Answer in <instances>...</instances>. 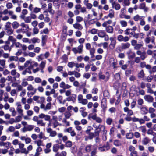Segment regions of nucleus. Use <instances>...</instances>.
<instances>
[{
	"label": "nucleus",
	"instance_id": "34",
	"mask_svg": "<svg viewBox=\"0 0 156 156\" xmlns=\"http://www.w3.org/2000/svg\"><path fill=\"white\" fill-rule=\"evenodd\" d=\"M64 115L65 118H66V119H69L71 116L72 115L71 112L69 111H66L64 113Z\"/></svg>",
	"mask_w": 156,
	"mask_h": 156
},
{
	"label": "nucleus",
	"instance_id": "15",
	"mask_svg": "<svg viewBox=\"0 0 156 156\" xmlns=\"http://www.w3.org/2000/svg\"><path fill=\"white\" fill-rule=\"evenodd\" d=\"M94 145L88 144L85 147V150L87 152H90L94 147Z\"/></svg>",
	"mask_w": 156,
	"mask_h": 156
},
{
	"label": "nucleus",
	"instance_id": "41",
	"mask_svg": "<svg viewBox=\"0 0 156 156\" xmlns=\"http://www.w3.org/2000/svg\"><path fill=\"white\" fill-rule=\"evenodd\" d=\"M26 80V79L24 78L22 79L21 85L23 87H25L28 85V83Z\"/></svg>",
	"mask_w": 156,
	"mask_h": 156
},
{
	"label": "nucleus",
	"instance_id": "63",
	"mask_svg": "<svg viewBox=\"0 0 156 156\" xmlns=\"http://www.w3.org/2000/svg\"><path fill=\"white\" fill-rule=\"evenodd\" d=\"M34 82L37 83H40L41 82V79L39 77H36L34 78Z\"/></svg>",
	"mask_w": 156,
	"mask_h": 156
},
{
	"label": "nucleus",
	"instance_id": "8",
	"mask_svg": "<svg viewBox=\"0 0 156 156\" xmlns=\"http://www.w3.org/2000/svg\"><path fill=\"white\" fill-rule=\"evenodd\" d=\"M98 36L101 38L104 37L105 39H109L108 36L106 35L104 31L101 30L98 33Z\"/></svg>",
	"mask_w": 156,
	"mask_h": 156
},
{
	"label": "nucleus",
	"instance_id": "33",
	"mask_svg": "<svg viewBox=\"0 0 156 156\" xmlns=\"http://www.w3.org/2000/svg\"><path fill=\"white\" fill-rule=\"evenodd\" d=\"M45 98L44 97H39L38 100L37 102V103H40L41 104H44L43 103L44 102Z\"/></svg>",
	"mask_w": 156,
	"mask_h": 156
},
{
	"label": "nucleus",
	"instance_id": "59",
	"mask_svg": "<svg viewBox=\"0 0 156 156\" xmlns=\"http://www.w3.org/2000/svg\"><path fill=\"white\" fill-rule=\"evenodd\" d=\"M15 130V128L12 126H10L8 129V131L12 132L14 131Z\"/></svg>",
	"mask_w": 156,
	"mask_h": 156
},
{
	"label": "nucleus",
	"instance_id": "17",
	"mask_svg": "<svg viewBox=\"0 0 156 156\" xmlns=\"http://www.w3.org/2000/svg\"><path fill=\"white\" fill-rule=\"evenodd\" d=\"M112 8L114 7L116 10H118L120 9L121 7L119 4L118 3L116 4L115 1L112 2Z\"/></svg>",
	"mask_w": 156,
	"mask_h": 156
},
{
	"label": "nucleus",
	"instance_id": "35",
	"mask_svg": "<svg viewBox=\"0 0 156 156\" xmlns=\"http://www.w3.org/2000/svg\"><path fill=\"white\" fill-rule=\"evenodd\" d=\"M59 148V145L56 144H54L53 146V151L54 152H57Z\"/></svg>",
	"mask_w": 156,
	"mask_h": 156
},
{
	"label": "nucleus",
	"instance_id": "6",
	"mask_svg": "<svg viewBox=\"0 0 156 156\" xmlns=\"http://www.w3.org/2000/svg\"><path fill=\"white\" fill-rule=\"evenodd\" d=\"M47 132L49 134V136L55 137L57 135V132L53 130L51 128H49L46 129Z\"/></svg>",
	"mask_w": 156,
	"mask_h": 156
},
{
	"label": "nucleus",
	"instance_id": "37",
	"mask_svg": "<svg viewBox=\"0 0 156 156\" xmlns=\"http://www.w3.org/2000/svg\"><path fill=\"white\" fill-rule=\"evenodd\" d=\"M109 13L108 14V16L111 18H112L114 17V11L112 9H110L109 11Z\"/></svg>",
	"mask_w": 156,
	"mask_h": 156
},
{
	"label": "nucleus",
	"instance_id": "21",
	"mask_svg": "<svg viewBox=\"0 0 156 156\" xmlns=\"http://www.w3.org/2000/svg\"><path fill=\"white\" fill-rule=\"evenodd\" d=\"M63 126L67 127L70 126V122L69 121H67V119L66 118H63L62 121Z\"/></svg>",
	"mask_w": 156,
	"mask_h": 156
},
{
	"label": "nucleus",
	"instance_id": "14",
	"mask_svg": "<svg viewBox=\"0 0 156 156\" xmlns=\"http://www.w3.org/2000/svg\"><path fill=\"white\" fill-rule=\"evenodd\" d=\"M141 113L143 115L146 114L148 113V110L145 106H142L140 108Z\"/></svg>",
	"mask_w": 156,
	"mask_h": 156
},
{
	"label": "nucleus",
	"instance_id": "2",
	"mask_svg": "<svg viewBox=\"0 0 156 156\" xmlns=\"http://www.w3.org/2000/svg\"><path fill=\"white\" fill-rule=\"evenodd\" d=\"M83 46L81 44L77 48H73L72 50L75 54L78 53L80 54H82L83 51Z\"/></svg>",
	"mask_w": 156,
	"mask_h": 156
},
{
	"label": "nucleus",
	"instance_id": "50",
	"mask_svg": "<svg viewBox=\"0 0 156 156\" xmlns=\"http://www.w3.org/2000/svg\"><path fill=\"white\" fill-rule=\"evenodd\" d=\"M114 145L117 147L120 146L121 145V144L120 142L118 140H116L114 141Z\"/></svg>",
	"mask_w": 156,
	"mask_h": 156
},
{
	"label": "nucleus",
	"instance_id": "43",
	"mask_svg": "<svg viewBox=\"0 0 156 156\" xmlns=\"http://www.w3.org/2000/svg\"><path fill=\"white\" fill-rule=\"evenodd\" d=\"M84 66L85 65L83 63H80L79 64L76 63V69H77L79 68H84Z\"/></svg>",
	"mask_w": 156,
	"mask_h": 156
},
{
	"label": "nucleus",
	"instance_id": "29",
	"mask_svg": "<svg viewBox=\"0 0 156 156\" xmlns=\"http://www.w3.org/2000/svg\"><path fill=\"white\" fill-rule=\"evenodd\" d=\"M35 144H37L38 147L40 146H44L43 141L41 140H38L34 141Z\"/></svg>",
	"mask_w": 156,
	"mask_h": 156
},
{
	"label": "nucleus",
	"instance_id": "55",
	"mask_svg": "<svg viewBox=\"0 0 156 156\" xmlns=\"http://www.w3.org/2000/svg\"><path fill=\"white\" fill-rule=\"evenodd\" d=\"M112 121V119L111 118H108L106 120V123L108 125H111Z\"/></svg>",
	"mask_w": 156,
	"mask_h": 156
},
{
	"label": "nucleus",
	"instance_id": "19",
	"mask_svg": "<svg viewBox=\"0 0 156 156\" xmlns=\"http://www.w3.org/2000/svg\"><path fill=\"white\" fill-rule=\"evenodd\" d=\"M38 66V64L37 62L34 61H31L28 68L31 69L33 68L34 66L37 67Z\"/></svg>",
	"mask_w": 156,
	"mask_h": 156
},
{
	"label": "nucleus",
	"instance_id": "20",
	"mask_svg": "<svg viewBox=\"0 0 156 156\" xmlns=\"http://www.w3.org/2000/svg\"><path fill=\"white\" fill-rule=\"evenodd\" d=\"M58 136L59 138H62V140L64 142L67 140L68 138L66 136H63L62 133H59L58 134Z\"/></svg>",
	"mask_w": 156,
	"mask_h": 156
},
{
	"label": "nucleus",
	"instance_id": "56",
	"mask_svg": "<svg viewBox=\"0 0 156 156\" xmlns=\"http://www.w3.org/2000/svg\"><path fill=\"white\" fill-rule=\"evenodd\" d=\"M114 77L117 81H119L121 79L120 74L119 73H116L114 76Z\"/></svg>",
	"mask_w": 156,
	"mask_h": 156
},
{
	"label": "nucleus",
	"instance_id": "48",
	"mask_svg": "<svg viewBox=\"0 0 156 156\" xmlns=\"http://www.w3.org/2000/svg\"><path fill=\"white\" fill-rule=\"evenodd\" d=\"M5 62L6 61L5 60L0 59V65L2 67H3L2 68H3V69L5 68Z\"/></svg>",
	"mask_w": 156,
	"mask_h": 156
},
{
	"label": "nucleus",
	"instance_id": "60",
	"mask_svg": "<svg viewBox=\"0 0 156 156\" xmlns=\"http://www.w3.org/2000/svg\"><path fill=\"white\" fill-rule=\"evenodd\" d=\"M129 149L130 151L131 152V153L134 152H135V151H135V147L132 146H130L129 147Z\"/></svg>",
	"mask_w": 156,
	"mask_h": 156
},
{
	"label": "nucleus",
	"instance_id": "36",
	"mask_svg": "<svg viewBox=\"0 0 156 156\" xmlns=\"http://www.w3.org/2000/svg\"><path fill=\"white\" fill-rule=\"evenodd\" d=\"M92 15H90V14H88L87 15V17H86L85 18L84 22L85 25H86V24L87 22L88 21L92 18Z\"/></svg>",
	"mask_w": 156,
	"mask_h": 156
},
{
	"label": "nucleus",
	"instance_id": "4",
	"mask_svg": "<svg viewBox=\"0 0 156 156\" xmlns=\"http://www.w3.org/2000/svg\"><path fill=\"white\" fill-rule=\"evenodd\" d=\"M105 128V126L103 125H99L98 128H97L95 131V134L98 136L100 131L104 132Z\"/></svg>",
	"mask_w": 156,
	"mask_h": 156
},
{
	"label": "nucleus",
	"instance_id": "23",
	"mask_svg": "<svg viewBox=\"0 0 156 156\" xmlns=\"http://www.w3.org/2000/svg\"><path fill=\"white\" fill-rule=\"evenodd\" d=\"M133 137V133L131 132L127 133L126 134V137L127 139H132Z\"/></svg>",
	"mask_w": 156,
	"mask_h": 156
},
{
	"label": "nucleus",
	"instance_id": "25",
	"mask_svg": "<svg viewBox=\"0 0 156 156\" xmlns=\"http://www.w3.org/2000/svg\"><path fill=\"white\" fill-rule=\"evenodd\" d=\"M130 37H134L136 38H138L139 36V33L136 34L134 31L130 32Z\"/></svg>",
	"mask_w": 156,
	"mask_h": 156
},
{
	"label": "nucleus",
	"instance_id": "51",
	"mask_svg": "<svg viewBox=\"0 0 156 156\" xmlns=\"http://www.w3.org/2000/svg\"><path fill=\"white\" fill-rule=\"evenodd\" d=\"M23 116V115H19L16 117L15 119V121H16V122H18L21 121L22 120V116Z\"/></svg>",
	"mask_w": 156,
	"mask_h": 156
},
{
	"label": "nucleus",
	"instance_id": "22",
	"mask_svg": "<svg viewBox=\"0 0 156 156\" xmlns=\"http://www.w3.org/2000/svg\"><path fill=\"white\" fill-rule=\"evenodd\" d=\"M124 110L125 112H127V114L128 116L132 115L133 114V111L131 110H129L127 107H125L124 108Z\"/></svg>",
	"mask_w": 156,
	"mask_h": 156
},
{
	"label": "nucleus",
	"instance_id": "24",
	"mask_svg": "<svg viewBox=\"0 0 156 156\" xmlns=\"http://www.w3.org/2000/svg\"><path fill=\"white\" fill-rule=\"evenodd\" d=\"M39 133V134H38V136L40 139H43L45 140L48 138V137L45 136L44 133L42 132H40Z\"/></svg>",
	"mask_w": 156,
	"mask_h": 156
},
{
	"label": "nucleus",
	"instance_id": "44",
	"mask_svg": "<svg viewBox=\"0 0 156 156\" xmlns=\"http://www.w3.org/2000/svg\"><path fill=\"white\" fill-rule=\"evenodd\" d=\"M18 60V58L17 56H10L9 59V61H17Z\"/></svg>",
	"mask_w": 156,
	"mask_h": 156
},
{
	"label": "nucleus",
	"instance_id": "62",
	"mask_svg": "<svg viewBox=\"0 0 156 156\" xmlns=\"http://www.w3.org/2000/svg\"><path fill=\"white\" fill-rule=\"evenodd\" d=\"M133 135L136 138H140L141 134H140L138 132H134Z\"/></svg>",
	"mask_w": 156,
	"mask_h": 156
},
{
	"label": "nucleus",
	"instance_id": "58",
	"mask_svg": "<svg viewBox=\"0 0 156 156\" xmlns=\"http://www.w3.org/2000/svg\"><path fill=\"white\" fill-rule=\"evenodd\" d=\"M140 131H141L143 133H145L146 131V127L145 126H141L140 128Z\"/></svg>",
	"mask_w": 156,
	"mask_h": 156
},
{
	"label": "nucleus",
	"instance_id": "9",
	"mask_svg": "<svg viewBox=\"0 0 156 156\" xmlns=\"http://www.w3.org/2000/svg\"><path fill=\"white\" fill-rule=\"evenodd\" d=\"M144 98L146 101L149 103L153 102L154 100L153 97L149 95H145Z\"/></svg>",
	"mask_w": 156,
	"mask_h": 156
},
{
	"label": "nucleus",
	"instance_id": "32",
	"mask_svg": "<svg viewBox=\"0 0 156 156\" xmlns=\"http://www.w3.org/2000/svg\"><path fill=\"white\" fill-rule=\"evenodd\" d=\"M76 63L73 62H71L68 63L67 66L70 68H73L75 66L76 68Z\"/></svg>",
	"mask_w": 156,
	"mask_h": 156
},
{
	"label": "nucleus",
	"instance_id": "54",
	"mask_svg": "<svg viewBox=\"0 0 156 156\" xmlns=\"http://www.w3.org/2000/svg\"><path fill=\"white\" fill-rule=\"evenodd\" d=\"M27 90L28 91H33L34 90L33 86L31 84H29L27 87Z\"/></svg>",
	"mask_w": 156,
	"mask_h": 156
},
{
	"label": "nucleus",
	"instance_id": "40",
	"mask_svg": "<svg viewBox=\"0 0 156 156\" xmlns=\"http://www.w3.org/2000/svg\"><path fill=\"white\" fill-rule=\"evenodd\" d=\"M34 126L32 125H28L26 127V130L28 131H31L33 130L34 128Z\"/></svg>",
	"mask_w": 156,
	"mask_h": 156
},
{
	"label": "nucleus",
	"instance_id": "10",
	"mask_svg": "<svg viewBox=\"0 0 156 156\" xmlns=\"http://www.w3.org/2000/svg\"><path fill=\"white\" fill-rule=\"evenodd\" d=\"M136 54L137 55H140L141 59L142 60H144L146 57V55L145 53L142 52L140 50H138L137 51Z\"/></svg>",
	"mask_w": 156,
	"mask_h": 156
},
{
	"label": "nucleus",
	"instance_id": "12",
	"mask_svg": "<svg viewBox=\"0 0 156 156\" xmlns=\"http://www.w3.org/2000/svg\"><path fill=\"white\" fill-rule=\"evenodd\" d=\"M46 64L45 61H42L40 64H39L40 68V72L43 73H44L43 69L45 68Z\"/></svg>",
	"mask_w": 156,
	"mask_h": 156
},
{
	"label": "nucleus",
	"instance_id": "31",
	"mask_svg": "<svg viewBox=\"0 0 156 156\" xmlns=\"http://www.w3.org/2000/svg\"><path fill=\"white\" fill-rule=\"evenodd\" d=\"M101 105L103 109H105L106 108V100L105 99L103 98L102 100Z\"/></svg>",
	"mask_w": 156,
	"mask_h": 156
},
{
	"label": "nucleus",
	"instance_id": "11",
	"mask_svg": "<svg viewBox=\"0 0 156 156\" xmlns=\"http://www.w3.org/2000/svg\"><path fill=\"white\" fill-rule=\"evenodd\" d=\"M90 118L93 120H95L98 123H101L102 121L101 119L99 117H97L96 114L91 115Z\"/></svg>",
	"mask_w": 156,
	"mask_h": 156
},
{
	"label": "nucleus",
	"instance_id": "47",
	"mask_svg": "<svg viewBox=\"0 0 156 156\" xmlns=\"http://www.w3.org/2000/svg\"><path fill=\"white\" fill-rule=\"evenodd\" d=\"M37 124L41 126H44L45 125V123L42 120H39L37 122Z\"/></svg>",
	"mask_w": 156,
	"mask_h": 156
},
{
	"label": "nucleus",
	"instance_id": "53",
	"mask_svg": "<svg viewBox=\"0 0 156 156\" xmlns=\"http://www.w3.org/2000/svg\"><path fill=\"white\" fill-rule=\"evenodd\" d=\"M20 152L22 153H24L26 155L29 153V151L24 148L20 149Z\"/></svg>",
	"mask_w": 156,
	"mask_h": 156
},
{
	"label": "nucleus",
	"instance_id": "39",
	"mask_svg": "<svg viewBox=\"0 0 156 156\" xmlns=\"http://www.w3.org/2000/svg\"><path fill=\"white\" fill-rule=\"evenodd\" d=\"M115 40H111V43L109 45V48L110 49H112L114 48L115 45Z\"/></svg>",
	"mask_w": 156,
	"mask_h": 156
},
{
	"label": "nucleus",
	"instance_id": "7",
	"mask_svg": "<svg viewBox=\"0 0 156 156\" xmlns=\"http://www.w3.org/2000/svg\"><path fill=\"white\" fill-rule=\"evenodd\" d=\"M39 117L41 119L44 118V120L46 121H50L51 117L49 115H45L44 113H41L39 115Z\"/></svg>",
	"mask_w": 156,
	"mask_h": 156
},
{
	"label": "nucleus",
	"instance_id": "64",
	"mask_svg": "<svg viewBox=\"0 0 156 156\" xmlns=\"http://www.w3.org/2000/svg\"><path fill=\"white\" fill-rule=\"evenodd\" d=\"M156 72V66L153 67L151 70L149 71V73L150 74H152L155 72Z\"/></svg>",
	"mask_w": 156,
	"mask_h": 156
},
{
	"label": "nucleus",
	"instance_id": "42",
	"mask_svg": "<svg viewBox=\"0 0 156 156\" xmlns=\"http://www.w3.org/2000/svg\"><path fill=\"white\" fill-rule=\"evenodd\" d=\"M12 26L13 29H16L19 26V23L17 21H14L12 23Z\"/></svg>",
	"mask_w": 156,
	"mask_h": 156
},
{
	"label": "nucleus",
	"instance_id": "30",
	"mask_svg": "<svg viewBox=\"0 0 156 156\" xmlns=\"http://www.w3.org/2000/svg\"><path fill=\"white\" fill-rule=\"evenodd\" d=\"M27 73H28L29 74H31L32 73L31 69L27 67L25 70L23 71L22 73V74L23 75H25Z\"/></svg>",
	"mask_w": 156,
	"mask_h": 156
},
{
	"label": "nucleus",
	"instance_id": "49",
	"mask_svg": "<svg viewBox=\"0 0 156 156\" xmlns=\"http://www.w3.org/2000/svg\"><path fill=\"white\" fill-rule=\"evenodd\" d=\"M144 76V74L143 70H141L138 74V77L139 78H143Z\"/></svg>",
	"mask_w": 156,
	"mask_h": 156
},
{
	"label": "nucleus",
	"instance_id": "3",
	"mask_svg": "<svg viewBox=\"0 0 156 156\" xmlns=\"http://www.w3.org/2000/svg\"><path fill=\"white\" fill-rule=\"evenodd\" d=\"M51 104L50 102L47 103L46 105L44 104H41L40 106V108L43 109L44 110L46 111L50 110L51 109Z\"/></svg>",
	"mask_w": 156,
	"mask_h": 156
},
{
	"label": "nucleus",
	"instance_id": "13",
	"mask_svg": "<svg viewBox=\"0 0 156 156\" xmlns=\"http://www.w3.org/2000/svg\"><path fill=\"white\" fill-rule=\"evenodd\" d=\"M23 30V33L26 32L28 30L29 27L28 24H25L24 23H22L20 24Z\"/></svg>",
	"mask_w": 156,
	"mask_h": 156
},
{
	"label": "nucleus",
	"instance_id": "28",
	"mask_svg": "<svg viewBox=\"0 0 156 156\" xmlns=\"http://www.w3.org/2000/svg\"><path fill=\"white\" fill-rule=\"evenodd\" d=\"M106 30L108 33H112L113 32V28L112 26H108L106 27Z\"/></svg>",
	"mask_w": 156,
	"mask_h": 156
},
{
	"label": "nucleus",
	"instance_id": "46",
	"mask_svg": "<svg viewBox=\"0 0 156 156\" xmlns=\"http://www.w3.org/2000/svg\"><path fill=\"white\" fill-rule=\"evenodd\" d=\"M97 152V148L96 147H94L92 149V151L91 152V156H95Z\"/></svg>",
	"mask_w": 156,
	"mask_h": 156
},
{
	"label": "nucleus",
	"instance_id": "5",
	"mask_svg": "<svg viewBox=\"0 0 156 156\" xmlns=\"http://www.w3.org/2000/svg\"><path fill=\"white\" fill-rule=\"evenodd\" d=\"M74 124L75 128L77 130L80 131L82 130V127L80 125V122L79 121L76 120L74 121Z\"/></svg>",
	"mask_w": 156,
	"mask_h": 156
},
{
	"label": "nucleus",
	"instance_id": "52",
	"mask_svg": "<svg viewBox=\"0 0 156 156\" xmlns=\"http://www.w3.org/2000/svg\"><path fill=\"white\" fill-rule=\"evenodd\" d=\"M37 59L38 61H40L44 59V57L43 55V54H41L37 57Z\"/></svg>",
	"mask_w": 156,
	"mask_h": 156
},
{
	"label": "nucleus",
	"instance_id": "45",
	"mask_svg": "<svg viewBox=\"0 0 156 156\" xmlns=\"http://www.w3.org/2000/svg\"><path fill=\"white\" fill-rule=\"evenodd\" d=\"M72 145V142L70 140H68L66 142L65 146L67 147H70Z\"/></svg>",
	"mask_w": 156,
	"mask_h": 156
},
{
	"label": "nucleus",
	"instance_id": "57",
	"mask_svg": "<svg viewBox=\"0 0 156 156\" xmlns=\"http://www.w3.org/2000/svg\"><path fill=\"white\" fill-rule=\"evenodd\" d=\"M11 143L9 142H5L4 146L5 147L7 148V149H9L11 145Z\"/></svg>",
	"mask_w": 156,
	"mask_h": 156
},
{
	"label": "nucleus",
	"instance_id": "1",
	"mask_svg": "<svg viewBox=\"0 0 156 156\" xmlns=\"http://www.w3.org/2000/svg\"><path fill=\"white\" fill-rule=\"evenodd\" d=\"M17 106L16 110L18 114L20 115H23V110L22 109V106L20 102H17L16 103Z\"/></svg>",
	"mask_w": 156,
	"mask_h": 156
},
{
	"label": "nucleus",
	"instance_id": "38",
	"mask_svg": "<svg viewBox=\"0 0 156 156\" xmlns=\"http://www.w3.org/2000/svg\"><path fill=\"white\" fill-rule=\"evenodd\" d=\"M9 111L12 113V116H15L16 115L17 113L14 108L13 107L10 108Z\"/></svg>",
	"mask_w": 156,
	"mask_h": 156
},
{
	"label": "nucleus",
	"instance_id": "26",
	"mask_svg": "<svg viewBox=\"0 0 156 156\" xmlns=\"http://www.w3.org/2000/svg\"><path fill=\"white\" fill-rule=\"evenodd\" d=\"M73 27L75 28L78 29L79 30H81L83 28L82 26L79 23H76L73 24Z\"/></svg>",
	"mask_w": 156,
	"mask_h": 156
},
{
	"label": "nucleus",
	"instance_id": "27",
	"mask_svg": "<svg viewBox=\"0 0 156 156\" xmlns=\"http://www.w3.org/2000/svg\"><path fill=\"white\" fill-rule=\"evenodd\" d=\"M76 98V95L75 94H72V96L68 97L67 98V100L68 101H72L73 102H74Z\"/></svg>",
	"mask_w": 156,
	"mask_h": 156
},
{
	"label": "nucleus",
	"instance_id": "18",
	"mask_svg": "<svg viewBox=\"0 0 156 156\" xmlns=\"http://www.w3.org/2000/svg\"><path fill=\"white\" fill-rule=\"evenodd\" d=\"M151 140L147 137L144 138L142 140V143L143 144L146 145L150 143Z\"/></svg>",
	"mask_w": 156,
	"mask_h": 156
},
{
	"label": "nucleus",
	"instance_id": "16",
	"mask_svg": "<svg viewBox=\"0 0 156 156\" xmlns=\"http://www.w3.org/2000/svg\"><path fill=\"white\" fill-rule=\"evenodd\" d=\"M42 151V149L40 147L37 148L36 152L34 155V156H39L41 154V152Z\"/></svg>",
	"mask_w": 156,
	"mask_h": 156
},
{
	"label": "nucleus",
	"instance_id": "61",
	"mask_svg": "<svg viewBox=\"0 0 156 156\" xmlns=\"http://www.w3.org/2000/svg\"><path fill=\"white\" fill-rule=\"evenodd\" d=\"M20 93V96L21 97H23L25 96L26 94V90L25 89H23L21 90Z\"/></svg>",
	"mask_w": 156,
	"mask_h": 156
}]
</instances>
